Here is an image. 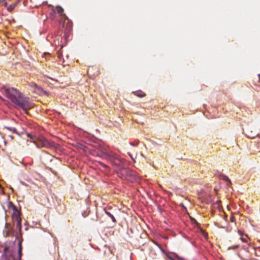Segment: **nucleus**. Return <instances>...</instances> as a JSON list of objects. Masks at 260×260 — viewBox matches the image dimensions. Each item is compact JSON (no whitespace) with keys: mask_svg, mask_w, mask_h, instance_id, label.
<instances>
[{"mask_svg":"<svg viewBox=\"0 0 260 260\" xmlns=\"http://www.w3.org/2000/svg\"><path fill=\"white\" fill-rule=\"evenodd\" d=\"M2 92L12 103L27 112V110L32 107V104L29 101V98L24 96L17 89L13 87H4L2 88Z\"/></svg>","mask_w":260,"mask_h":260,"instance_id":"nucleus-1","label":"nucleus"},{"mask_svg":"<svg viewBox=\"0 0 260 260\" xmlns=\"http://www.w3.org/2000/svg\"><path fill=\"white\" fill-rule=\"evenodd\" d=\"M30 142L34 143L38 148L43 147L49 148L51 146L50 142L43 136H39L37 138V141L32 140Z\"/></svg>","mask_w":260,"mask_h":260,"instance_id":"nucleus-2","label":"nucleus"},{"mask_svg":"<svg viewBox=\"0 0 260 260\" xmlns=\"http://www.w3.org/2000/svg\"><path fill=\"white\" fill-rule=\"evenodd\" d=\"M12 220L13 224L16 225L17 228L20 231L21 229V219L19 215V213L17 211L12 215Z\"/></svg>","mask_w":260,"mask_h":260,"instance_id":"nucleus-3","label":"nucleus"},{"mask_svg":"<svg viewBox=\"0 0 260 260\" xmlns=\"http://www.w3.org/2000/svg\"><path fill=\"white\" fill-rule=\"evenodd\" d=\"M22 250L21 243L19 242L18 244V254H11L8 258V260H20L22 256Z\"/></svg>","mask_w":260,"mask_h":260,"instance_id":"nucleus-4","label":"nucleus"},{"mask_svg":"<svg viewBox=\"0 0 260 260\" xmlns=\"http://www.w3.org/2000/svg\"><path fill=\"white\" fill-rule=\"evenodd\" d=\"M34 92L39 95H42L45 93V91L43 90L41 87L38 85V87L34 90Z\"/></svg>","mask_w":260,"mask_h":260,"instance_id":"nucleus-5","label":"nucleus"},{"mask_svg":"<svg viewBox=\"0 0 260 260\" xmlns=\"http://www.w3.org/2000/svg\"><path fill=\"white\" fill-rule=\"evenodd\" d=\"M215 175L221 179L225 181L228 180V177L223 175L222 173L217 172L215 174Z\"/></svg>","mask_w":260,"mask_h":260,"instance_id":"nucleus-6","label":"nucleus"},{"mask_svg":"<svg viewBox=\"0 0 260 260\" xmlns=\"http://www.w3.org/2000/svg\"><path fill=\"white\" fill-rule=\"evenodd\" d=\"M122 173L123 174H125L127 176H131L132 174L131 171L128 168H123L121 170Z\"/></svg>","mask_w":260,"mask_h":260,"instance_id":"nucleus-7","label":"nucleus"},{"mask_svg":"<svg viewBox=\"0 0 260 260\" xmlns=\"http://www.w3.org/2000/svg\"><path fill=\"white\" fill-rule=\"evenodd\" d=\"M56 9L58 12V13L61 16H66L65 14H63V9L60 6H57L56 7Z\"/></svg>","mask_w":260,"mask_h":260,"instance_id":"nucleus-8","label":"nucleus"},{"mask_svg":"<svg viewBox=\"0 0 260 260\" xmlns=\"http://www.w3.org/2000/svg\"><path fill=\"white\" fill-rule=\"evenodd\" d=\"M17 4V3H15L10 5L7 8L8 11L9 12H11L15 8Z\"/></svg>","mask_w":260,"mask_h":260,"instance_id":"nucleus-9","label":"nucleus"},{"mask_svg":"<svg viewBox=\"0 0 260 260\" xmlns=\"http://www.w3.org/2000/svg\"><path fill=\"white\" fill-rule=\"evenodd\" d=\"M5 128L12 132H13L14 133H15L17 135H19L18 132H17V129L15 127H8V126H5Z\"/></svg>","mask_w":260,"mask_h":260,"instance_id":"nucleus-10","label":"nucleus"},{"mask_svg":"<svg viewBox=\"0 0 260 260\" xmlns=\"http://www.w3.org/2000/svg\"><path fill=\"white\" fill-rule=\"evenodd\" d=\"M106 213L107 215H108L110 217H111L113 222H116V220L115 218L114 217V216L112 214H111L109 212H108V211H106Z\"/></svg>","mask_w":260,"mask_h":260,"instance_id":"nucleus-11","label":"nucleus"},{"mask_svg":"<svg viewBox=\"0 0 260 260\" xmlns=\"http://www.w3.org/2000/svg\"><path fill=\"white\" fill-rule=\"evenodd\" d=\"M29 85L30 87L32 88V89L34 90V91L35 90V89L38 87V85L35 83V82H30L29 83Z\"/></svg>","mask_w":260,"mask_h":260,"instance_id":"nucleus-12","label":"nucleus"},{"mask_svg":"<svg viewBox=\"0 0 260 260\" xmlns=\"http://www.w3.org/2000/svg\"><path fill=\"white\" fill-rule=\"evenodd\" d=\"M137 96H139L140 98H143L146 95V94L142 91L138 92L137 93L135 94Z\"/></svg>","mask_w":260,"mask_h":260,"instance_id":"nucleus-13","label":"nucleus"},{"mask_svg":"<svg viewBox=\"0 0 260 260\" xmlns=\"http://www.w3.org/2000/svg\"><path fill=\"white\" fill-rule=\"evenodd\" d=\"M242 242L247 243L248 237L247 235H245L244 237L242 236L240 238Z\"/></svg>","mask_w":260,"mask_h":260,"instance_id":"nucleus-14","label":"nucleus"},{"mask_svg":"<svg viewBox=\"0 0 260 260\" xmlns=\"http://www.w3.org/2000/svg\"><path fill=\"white\" fill-rule=\"evenodd\" d=\"M230 221L232 222H235L236 221V218H235V216L233 215L232 213V215L230 217Z\"/></svg>","mask_w":260,"mask_h":260,"instance_id":"nucleus-15","label":"nucleus"},{"mask_svg":"<svg viewBox=\"0 0 260 260\" xmlns=\"http://www.w3.org/2000/svg\"><path fill=\"white\" fill-rule=\"evenodd\" d=\"M57 56L59 59H61V57L62 56V53L60 51H58L57 52Z\"/></svg>","mask_w":260,"mask_h":260,"instance_id":"nucleus-16","label":"nucleus"},{"mask_svg":"<svg viewBox=\"0 0 260 260\" xmlns=\"http://www.w3.org/2000/svg\"><path fill=\"white\" fill-rule=\"evenodd\" d=\"M8 251V248L7 247H5L4 249V253L6 255V256L8 255V253H7Z\"/></svg>","mask_w":260,"mask_h":260,"instance_id":"nucleus-17","label":"nucleus"},{"mask_svg":"<svg viewBox=\"0 0 260 260\" xmlns=\"http://www.w3.org/2000/svg\"><path fill=\"white\" fill-rule=\"evenodd\" d=\"M27 136H28V137L30 138V139H31V140L34 139V137H33V136L31 135H30L29 134H28Z\"/></svg>","mask_w":260,"mask_h":260,"instance_id":"nucleus-18","label":"nucleus"},{"mask_svg":"<svg viewBox=\"0 0 260 260\" xmlns=\"http://www.w3.org/2000/svg\"><path fill=\"white\" fill-rule=\"evenodd\" d=\"M228 181H229V183H231V181H230V180L229 179V180H228Z\"/></svg>","mask_w":260,"mask_h":260,"instance_id":"nucleus-19","label":"nucleus"},{"mask_svg":"<svg viewBox=\"0 0 260 260\" xmlns=\"http://www.w3.org/2000/svg\"><path fill=\"white\" fill-rule=\"evenodd\" d=\"M248 137H250V138H254V136L250 137V136H249Z\"/></svg>","mask_w":260,"mask_h":260,"instance_id":"nucleus-20","label":"nucleus"},{"mask_svg":"<svg viewBox=\"0 0 260 260\" xmlns=\"http://www.w3.org/2000/svg\"><path fill=\"white\" fill-rule=\"evenodd\" d=\"M237 247H238V246L237 245V246H235L234 247V248H237Z\"/></svg>","mask_w":260,"mask_h":260,"instance_id":"nucleus-21","label":"nucleus"},{"mask_svg":"<svg viewBox=\"0 0 260 260\" xmlns=\"http://www.w3.org/2000/svg\"><path fill=\"white\" fill-rule=\"evenodd\" d=\"M1 189H2V186H1V185H0V190H1Z\"/></svg>","mask_w":260,"mask_h":260,"instance_id":"nucleus-22","label":"nucleus"}]
</instances>
